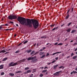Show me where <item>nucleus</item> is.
Masks as SVG:
<instances>
[{"label":"nucleus","instance_id":"nucleus-20","mask_svg":"<svg viewBox=\"0 0 77 77\" xmlns=\"http://www.w3.org/2000/svg\"><path fill=\"white\" fill-rule=\"evenodd\" d=\"M77 56H75L74 57H72V59H76V58H77Z\"/></svg>","mask_w":77,"mask_h":77},{"label":"nucleus","instance_id":"nucleus-4","mask_svg":"<svg viewBox=\"0 0 77 77\" xmlns=\"http://www.w3.org/2000/svg\"><path fill=\"white\" fill-rule=\"evenodd\" d=\"M40 56H42L40 57L41 59H42L45 57V53L44 52H40L39 53Z\"/></svg>","mask_w":77,"mask_h":77},{"label":"nucleus","instance_id":"nucleus-23","mask_svg":"<svg viewBox=\"0 0 77 77\" xmlns=\"http://www.w3.org/2000/svg\"><path fill=\"white\" fill-rule=\"evenodd\" d=\"M17 63H13V66H16V65H17Z\"/></svg>","mask_w":77,"mask_h":77},{"label":"nucleus","instance_id":"nucleus-43","mask_svg":"<svg viewBox=\"0 0 77 77\" xmlns=\"http://www.w3.org/2000/svg\"><path fill=\"white\" fill-rule=\"evenodd\" d=\"M58 28H59V27L58 26L55 27V29H56V30H57V29Z\"/></svg>","mask_w":77,"mask_h":77},{"label":"nucleus","instance_id":"nucleus-47","mask_svg":"<svg viewBox=\"0 0 77 77\" xmlns=\"http://www.w3.org/2000/svg\"><path fill=\"white\" fill-rule=\"evenodd\" d=\"M70 11V10H68L67 12V14H68V13H69V12Z\"/></svg>","mask_w":77,"mask_h":77},{"label":"nucleus","instance_id":"nucleus-17","mask_svg":"<svg viewBox=\"0 0 77 77\" xmlns=\"http://www.w3.org/2000/svg\"><path fill=\"white\" fill-rule=\"evenodd\" d=\"M35 53V51H32V52L30 54L31 55H32V54H33L34 53Z\"/></svg>","mask_w":77,"mask_h":77},{"label":"nucleus","instance_id":"nucleus-15","mask_svg":"<svg viewBox=\"0 0 77 77\" xmlns=\"http://www.w3.org/2000/svg\"><path fill=\"white\" fill-rule=\"evenodd\" d=\"M76 30H73L71 32V33H75V32H76Z\"/></svg>","mask_w":77,"mask_h":77},{"label":"nucleus","instance_id":"nucleus-46","mask_svg":"<svg viewBox=\"0 0 77 77\" xmlns=\"http://www.w3.org/2000/svg\"><path fill=\"white\" fill-rule=\"evenodd\" d=\"M58 58H59L58 57H56L55 58V60H57Z\"/></svg>","mask_w":77,"mask_h":77},{"label":"nucleus","instance_id":"nucleus-45","mask_svg":"<svg viewBox=\"0 0 77 77\" xmlns=\"http://www.w3.org/2000/svg\"><path fill=\"white\" fill-rule=\"evenodd\" d=\"M58 44V43L56 42L54 44V45H57Z\"/></svg>","mask_w":77,"mask_h":77},{"label":"nucleus","instance_id":"nucleus-14","mask_svg":"<svg viewBox=\"0 0 77 77\" xmlns=\"http://www.w3.org/2000/svg\"><path fill=\"white\" fill-rule=\"evenodd\" d=\"M66 31H67V32H68V33H69V32H70V31H71V28H69L68 29H67Z\"/></svg>","mask_w":77,"mask_h":77},{"label":"nucleus","instance_id":"nucleus-6","mask_svg":"<svg viewBox=\"0 0 77 77\" xmlns=\"http://www.w3.org/2000/svg\"><path fill=\"white\" fill-rule=\"evenodd\" d=\"M61 72L62 71L57 72H56L53 75H59V73H60V72Z\"/></svg>","mask_w":77,"mask_h":77},{"label":"nucleus","instance_id":"nucleus-58","mask_svg":"<svg viewBox=\"0 0 77 77\" xmlns=\"http://www.w3.org/2000/svg\"><path fill=\"white\" fill-rule=\"evenodd\" d=\"M46 68H48V67H45L44 68V69H46Z\"/></svg>","mask_w":77,"mask_h":77},{"label":"nucleus","instance_id":"nucleus-48","mask_svg":"<svg viewBox=\"0 0 77 77\" xmlns=\"http://www.w3.org/2000/svg\"><path fill=\"white\" fill-rule=\"evenodd\" d=\"M77 45V43H75L74 44V45Z\"/></svg>","mask_w":77,"mask_h":77},{"label":"nucleus","instance_id":"nucleus-53","mask_svg":"<svg viewBox=\"0 0 77 77\" xmlns=\"http://www.w3.org/2000/svg\"><path fill=\"white\" fill-rule=\"evenodd\" d=\"M23 74H27V72H23Z\"/></svg>","mask_w":77,"mask_h":77},{"label":"nucleus","instance_id":"nucleus-35","mask_svg":"<svg viewBox=\"0 0 77 77\" xmlns=\"http://www.w3.org/2000/svg\"><path fill=\"white\" fill-rule=\"evenodd\" d=\"M4 74H5V73L4 72H2L1 74V75H4Z\"/></svg>","mask_w":77,"mask_h":77},{"label":"nucleus","instance_id":"nucleus-7","mask_svg":"<svg viewBox=\"0 0 77 77\" xmlns=\"http://www.w3.org/2000/svg\"><path fill=\"white\" fill-rule=\"evenodd\" d=\"M34 59V57H29L27 59L28 61H29V60H32V59Z\"/></svg>","mask_w":77,"mask_h":77},{"label":"nucleus","instance_id":"nucleus-63","mask_svg":"<svg viewBox=\"0 0 77 77\" xmlns=\"http://www.w3.org/2000/svg\"><path fill=\"white\" fill-rule=\"evenodd\" d=\"M67 39H68L67 38H66V39H65V41H67Z\"/></svg>","mask_w":77,"mask_h":77},{"label":"nucleus","instance_id":"nucleus-21","mask_svg":"<svg viewBox=\"0 0 77 77\" xmlns=\"http://www.w3.org/2000/svg\"><path fill=\"white\" fill-rule=\"evenodd\" d=\"M8 59V58H5L2 61H6Z\"/></svg>","mask_w":77,"mask_h":77},{"label":"nucleus","instance_id":"nucleus-55","mask_svg":"<svg viewBox=\"0 0 77 77\" xmlns=\"http://www.w3.org/2000/svg\"><path fill=\"white\" fill-rule=\"evenodd\" d=\"M45 48H45V47H44L43 48V50H45Z\"/></svg>","mask_w":77,"mask_h":77},{"label":"nucleus","instance_id":"nucleus-36","mask_svg":"<svg viewBox=\"0 0 77 77\" xmlns=\"http://www.w3.org/2000/svg\"><path fill=\"white\" fill-rule=\"evenodd\" d=\"M43 74H42L40 75L39 76L40 77H43Z\"/></svg>","mask_w":77,"mask_h":77},{"label":"nucleus","instance_id":"nucleus-40","mask_svg":"<svg viewBox=\"0 0 77 77\" xmlns=\"http://www.w3.org/2000/svg\"><path fill=\"white\" fill-rule=\"evenodd\" d=\"M50 55V54L48 53L47 54V55H46V56H48Z\"/></svg>","mask_w":77,"mask_h":77},{"label":"nucleus","instance_id":"nucleus-57","mask_svg":"<svg viewBox=\"0 0 77 77\" xmlns=\"http://www.w3.org/2000/svg\"><path fill=\"white\" fill-rule=\"evenodd\" d=\"M69 57H70V56H68V57H67L66 59H68V58H69Z\"/></svg>","mask_w":77,"mask_h":77},{"label":"nucleus","instance_id":"nucleus-41","mask_svg":"<svg viewBox=\"0 0 77 77\" xmlns=\"http://www.w3.org/2000/svg\"><path fill=\"white\" fill-rule=\"evenodd\" d=\"M56 62L55 60L53 61L51 63H54V62Z\"/></svg>","mask_w":77,"mask_h":77},{"label":"nucleus","instance_id":"nucleus-38","mask_svg":"<svg viewBox=\"0 0 77 77\" xmlns=\"http://www.w3.org/2000/svg\"><path fill=\"white\" fill-rule=\"evenodd\" d=\"M46 38V36H42L41 37V38Z\"/></svg>","mask_w":77,"mask_h":77},{"label":"nucleus","instance_id":"nucleus-39","mask_svg":"<svg viewBox=\"0 0 77 77\" xmlns=\"http://www.w3.org/2000/svg\"><path fill=\"white\" fill-rule=\"evenodd\" d=\"M5 25V26H9V24H8L7 23H6Z\"/></svg>","mask_w":77,"mask_h":77},{"label":"nucleus","instance_id":"nucleus-18","mask_svg":"<svg viewBox=\"0 0 77 77\" xmlns=\"http://www.w3.org/2000/svg\"><path fill=\"white\" fill-rule=\"evenodd\" d=\"M22 72L21 71H18L17 72H16L15 73H16L17 74H18V73H21Z\"/></svg>","mask_w":77,"mask_h":77},{"label":"nucleus","instance_id":"nucleus-16","mask_svg":"<svg viewBox=\"0 0 77 77\" xmlns=\"http://www.w3.org/2000/svg\"><path fill=\"white\" fill-rule=\"evenodd\" d=\"M4 65L2 64L0 66V67L1 68H2V69H3Z\"/></svg>","mask_w":77,"mask_h":77},{"label":"nucleus","instance_id":"nucleus-62","mask_svg":"<svg viewBox=\"0 0 77 77\" xmlns=\"http://www.w3.org/2000/svg\"><path fill=\"white\" fill-rule=\"evenodd\" d=\"M8 53H9L8 52H6L5 53V54H8Z\"/></svg>","mask_w":77,"mask_h":77},{"label":"nucleus","instance_id":"nucleus-33","mask_svg":"<svg viewBox=\"0 0 77 77\" xmlns=\"http://www.w3.org/2000/svg\"><path fill=\"white\" fill-rule=\"evenodd\" d=\"M20 52V50H18L16 51L15 52V53H19V52Z\"/></svg>","mask_w":77,"mask_h":77},{"label":"nucleus","instance_id":"nucleus-25","mask_svg":"<svg viewBox=\"0 0 77 77\" xmlns=\"http://www.w3.org/2000/svg\"><path fill=\"white\" fill-rule=\"evenodd\" d=\"M38 53H39V51L36 52L34 54V55H36V54H37Z\"/></svg>","mask_w":77,"mask_h":77},{"label":"nucleus","instance_id":"nucleus-26","mask_svg":"<svg viewBox=\"0 0 77 77\" xmlns=\"http://www.w3.org/2000/svg\"><path fill=\"white\" fill-rule=\"evenodd\" d=\"M71 24H72V23L70 22V23H68V24L67 25V26H70V25H71Z\"/></svg>","mask_w":77,"mask_h":77},{"label":"nucleus","instance_id":"nucleus-24","mask_svg":"<svg viewBox=\"0 0 77 77\" xmlns=\"http://www.w3.org/2000/svg\"><path fill=\"white\" fill-rule=\"evenodd\" d=\"M69 18V14H68L66 16V19H68Z\"/></svg>","mask_w":77,"mask_h":77},{"label":"nucleus","instance_id":"nucleus-54","mask_svg":"<svg viewBox=\"0 0 77 77\" xmlns=\"http://www.w3.org/2000/svg\"><path fill=\"white\" fill-rule=\"evenodd\" d=\"M55 30H56V29H55V28H54L52 29V31H54Z\"/></svg>","mask_w":77,"mask_h":77},{"label":"nucleus","instance_id":"nucleus-11","mask_svg":"<svg viewBox=\"0 0 77 77\" xmlns=\"http://www.w3.org/2000/svg\"><path fill=\"white\" fill-rule=\"evenodd\" d=\"M26 52H27L28 53H31V52H32V50L31 49L27 50H26Z\"/></svg>","mask_w":77,"mask_h":77},{"label":"nucleus","instance_id":"nucleus-31","mask_svg":"<svg viewBox=\"0 0 77 77\" xmlns=\"http://www.w3.org/2000/svg\"><path fill=\"white\" fill-rule=\"evenodd\" d=\"M27 42H28V41H26L23 42V44H27Z\"/></svg>","mask_w":77,"mask_h":77},{"label":"nucleus","instance_id":"nucleus-1","mask_svg":"<svg viewBox=\"0 0 77 77\" xmlns=\"http://www.w3.org/2000/svg\"><path fill=\"white\" fill-rule=\"evenodd\" d=\"M26 22L25 25L29 27H32V23L35 29H37L39 27V22L36 20L26 19Z\"/></svg>","mask_w":77,"mask_h":77},{"label":"nucleus","instance_id":"nucleus-61","mask_svg":"<svg viewBox=\"0 0 77 77\" xmlns=\"http://www.w3.org/2000/svg\"><path fill=\"white\" fill-rule=\"evenodd\" d=\"M60 40V39H59V38H58L57 39V41H59Z\"/></svg>","mask_w":77,"mask_h":77},{"label":"nucleus","instance_id":"nucleus-59","mask_svg":"<svg viewBox=\"0 0 77 77\" xmlns=\"http://www.w3.org/2000/svg\"><path fill=\"white\" fill-rule=\"evenodd\" d=\"M51 63H48V65H50V64H51Z\"/></svg>","mask_w":77,"mask_h":77},{"label":"nucleus","instance_id":"nucleus-56","mask_svg":"<svg viewBox=\"0 0 77 77\" xmlns=\"http://www.w3.org/2000/svg\"><path fill=\"white\" fill-rule=\"evenodd\" d=\"M73 71L72 72H71L70 74L72 75L73 74Z\"/></svg>","mask_w":77,"mask_h":77},{"label":"nucleus","instance_id":"nucleus-8","mask_svg":"<svg viewBox=\"0 0 77 77\" xmlns=\"http://www.w3.org/2000/svg\"><path fill=\"white\" fill-rule=\"evenodd\" d=\"M14 62H11L8 64L9 66H13Z\"/></svg>","mask_w":77,"mask_h":77},{"label":"nucleus","instance_id":"nucleus-30","mask_svg":"<svg viewBox=\"0 0 77 77\" xmlns=\"http://www.w3.org/2000/svg\"><path fill=\"white\" fill-rule=\"evenodd\" d=\"M47 70H43L42 71V73L46 72H47Z\"/></svg>","mask_w":77,"mask_h":77},{"label":"nucleus","instance_id":"nucleus-42","mask_svg":"<svg viewBox=\"0 0 77 77\" xmlns=\"http://www.w3.org/2000/svg\"><path fill=\"white\" fill-rule=\"evenodd\" d=\"M3 29V27H2V26H0V30H1V29Z\"/></svg>","mask_w":77,"mask_h":77},{"label":"nucleus","instance_id":"nucleus-10","mask_svg":"<svg viewBox=\"0 0 77 77\" xmlns=\"http://www.w3.org/2000/svg\"><path fill=\"white\" fill-rule=\"evenodd\" d=\"M6 51L3 49L0 51V53H5V52H6Z\"/></svg>","mask_w":77,"mask_h":77},{"label":"nucleus","instance_id":"nucleus-64","mask_svg":"<svg viewBox=\"0 0 77 77\" xmlns=\"http://www.w3.org/2000/svg\"><path fill=\"white\" fill-rule=\"evenodd\" d=\"M77 51V48H75V51Z\"/></svg>","mask_w":77,"mask_h":77},{"label":"nucleus","instance_id":"nucleus-50","mask_svg":"<svg viewBox=\"0 0 77 77\" xmlns=\"http://www.w3.org/2000/svg\"><path fill=\"white\" fill-rule=\"evenodd\" d=\"M5 30L8 31V30H10V29H5Z\"/></svg>","mask_w":77,"mask_h":77},{"label":"nucleus","instance_id":"nucleus-29","mask_svg":"<svg viewBox=\"0 0 77 77\" xmlns=\"http://www.w3.org/2000/svg\"><path fill=\"white\" fill-rule=\"evenodd\" d=\"M29 69V67H26L25 68V70H27V69Z\"/></svg>","mask_w":77,"mask_h":77},{"label":"nucleus","instance_id":"nucleus-37","mask_svg":"<svg viewBox=\"0 0 77 77\" xmlns=\"http://www.w3.org/2000/svg\"><path fill=\"white\" fill-rule=\"evenodd\" d=\"M63 45V44L62 43H60L58 44V45Z\"/></svg>","mask_w":77,"mask_h":77},{"label":"nucleus","instance_id":"nucleus-12","mask_svg":"<svg viewBox=\"0 0 77 77\" xmlns=\"http://www.w3.org/2000/svg\"><path fill=\"white\" fill-rule=\"evenodd\" d=\"M62 53V52H56V53H53L52 54V55L54 56V55H55V54H57V53Z\"/></svg>","mask_w":77,"mask_h":77},{"label":"nucleus","instance_id":"nucleus-34","mask_svg":"<svg viewBox=\"0 0 77 77\" xmlns=\"http://www.w3.org/2000/svg\"><path fill=\"white\" fill-rule=\"evenodd\" d=\"M73 74H77V72L76 71H74V70L73 71Z\"/></svg>","mask_w":77,"mask_h":77},{"label":"nucleus","instance_id":"nucleus-60","mask_svg":"<svg viewBox=\"0 0 77 77\" xmlns=\"http://www.w3.org/2000/svg\"><path fill=\"white\" fill-rule=\"evenodd\" d=\"M43 51V50L42 49H40L39 50L40 51Z\"/></svg>","mask_w":77,"mask_h":77},{"label":"nucleus","instance_id":"nucleus-44","mask_svg":"<svg viewBox=\"0 0 77 77\" xmlns=\"http://www.w3.org/2000/svg\"><path fill=\"white\" fill-rule=\"evenodd\" d=\"M22 43H23V42H22L21 43H20L18 45V46H20L21 45V44H22Z\"/></svg>","mask_w":77,"mask_h":77},{"label":"nucleus","instance_id":"nucleus-49","mask_svg":"<svg viewBox=\"0 0 77 77\" xmlns=\"http://www.w3.org/2000/svg\"><path fill=\"white\" fill-rule=\"evenodd\" d=\"M73 10H74V8H72V11H71V12H73Z\"/></svg>","mask_w":77,"mask_h":77},{"label":"nucleus","instance_id":"nucleus-3","mask_svg":"<svg viewBox=\"0 0 77 77\" xmlns=\"http://www.w3.org/2000/svg\"><path fill=\"white\" fill-rule=\"evenodd\" d=\"M8 18L9 20H15V19H17V17L15 15H10L8 16Z\"/></svg>","mask_w":77,"mask_h":77},{"label":"nucleus","instance_id":"nucleus-9","mask_svg":"<svg viewBox=\"0 0 77 77\" xmlns=\"http://www.w3.org/2000/svg\"><path fill=\"white\" fill-rule=\"evenodd\" d=\"M59 66V64H57L55 66H54V69H56V67H57V66Z\"/></svg>","mask_w":77,"mask_h":77},{"label":"nucleus","instance_id":"nucleus-5","mask_svg":"<svg viewBox=\"0 0 77 77\" xmlns=\"http://www.w3.org/2000/svg\"><path fill=\"white\" fill-rule=\"evenodd\" d=\"M37 60H38L37 59H35L33 58L31 60V62L33 63H35V62H37Z\"/></svg>","mask_w":77,"mask_h":77},{"label":"nucleus","instance_id":"nucleus-27","mask_svg":"<svg viewBox=\"0 0 77 77\" xmlns=\"http://www.w3.org/2000/svg\"><path fill=\"white\" fill-rule=\"evenodd\" d=\"M31 70H29L27 71V73H29V72H31Z\"/></svg>","mask_w":77,"mask_h":77},{"label":"nucleus","instance_id":"nucleus-19","mask_svg":"<svg viewBox=\"0 0 77 77\" xmlns=\"http://www.w3.org/2000/svg\"><path fill=\"white\" fill-rule=\"evenodd\" d=\"M25 60H26V59H23L22 60H20V61L21 62H24V61H25Z\"/></svg>","mask_w":77,"mask_h":77},{"label":"nucleus","instance_id":"nucleus-22","mask_svg":"<svg viewBox=\"0 0 77 77\" xmlns=\"http://www.w3.org/2000/svg\"><path fill=\"white\" fill-rule=\"evenodd\" d=\"M65 67H63V66H61L59 67V69L62 68V69H64Z\"/></svg>","mask_w":77,"mask_h":77},{"label":"nucleus","instance_id":"nucleus-13","mask_svg":"<svg viewBox=\"0 0 77 77\" xmlns=\"http://www.w3.org/2000/svg\"><path fill=\"white\" fill-rule=\"evenodd\" d=\"M9 75L10 76H11V77H13V76H14V74L12 73H9Z\"/></svg>","mask_w":77,"mask_h":77},{"label":"nucleus","instance_id":"nucleus-32","mask_svg":"<svg viewBox=\"0 0 77 77\" xmlns=\"http://www.w3.org/2000/svg\"><path fill=\"white\" fill-rule=\"evenodd\" d=\"M74 54L73 53H72V54H71V57H72V56H74Z\"/></svg>","mask_w":77,"mask_h":77},{"label":"nucleus","instance_id":"nucleus-52","mask_svg":"<svg viewBox=\"0 0 77 77\" xmlns=\"http://www.w3.org/2000/svg\"><path fill=\"white\" fill-rule=\"evenodd\" d=\"M1 26L2 27H3V26H5V24H4V25H2Z\"/></svg>","mask_w":77,"mask_h":77},{"label":"nucleus","instance_id":"nucleus-51","mask_svg":"<svg viewBox=\"0 0 77 77\" xmlns=\"http://www.w3.org/2000/svg\"><path fill=\"white\" fill-rule=\"evenodd\" d=\"M10 23H11V24H14V22H10Z\"/></svg>","mask_w":77,"mask_h":77},{"label":"nucleus","instance_id":"nucleus-28","mask_svg":"<svg viewBox=\"0 0 77 77\" xmlns=\"http://www.w3.org/2000/svg\"><path fill=\"white\" fill-rule=\"evenodd\" d=\"M54 26H55V24H54V25H53V24L51 25H50V26L51 27H54Z\"/></svg>","mask_w":77,"mask_h":77},{"label":"nucleus","instance_id":"nucleus-2","mask_svg":"<svg viewBox=\"0 0 77 77\" xmlns=\"http://www.w3.org/2000/svg\"><path fill=\"white\" fill-rule=\"evenodd\" d=\"M17 20L19 23L23 24V25H24L26 23V19L24 17H18L17 19Z\"/></svg>","mask_w":77,"mask_h":77}]
</instances>
